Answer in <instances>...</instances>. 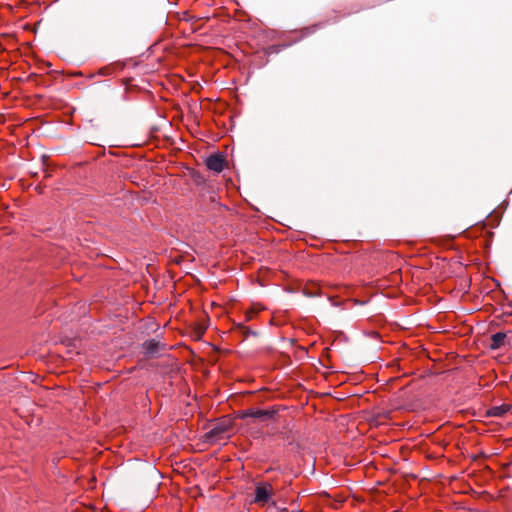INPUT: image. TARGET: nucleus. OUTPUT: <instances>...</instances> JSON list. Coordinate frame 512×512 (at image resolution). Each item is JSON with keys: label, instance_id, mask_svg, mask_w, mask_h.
Returning a JSON list of instances; mask_svg holds the SVG:
<instances>
[{"label": "nucleus", "instance_id": "0eeeda50", "mask_svg": "<svg viewBox=\"0 0 512 512\" xmlns=\"http://www.w3.org/2000/svg\"><path fill=\"white\" fill-rule=\"evenodd\" d=\"M506 410L503 407H494L491 409V415L493 416H500L502 415Z\"/></svg>", "mask_w": 512, "mask_h": 512}, {"label": "nucleus", "instance_id": "39448f33", "mask_svg": "<svg viewBox=\"0 0 512 512\" xmlns=\"http://www.w3.org/2000/svg\"><path fill=\"white\" fill-rule=\"evenodd\" d=\"M270 415V413L266 410L256 409V410H247L243 412L242 418L252 417V418H263Z\"/></svg>", "mask_w": 512, "mask_h": 512}, {"label": "nucleus", "instance_id": "423d86ee", "mask_svg": "<svg viewBox=\"0 0 512 512\" xmlns=\"http://www.w3.org/2000/svg\"><path fill=\"white\" fill-rule=\"evenodd\" d=\"M146 352L148 354H155L158 352V348L160 346V343L154 339L148 340L144 343Z\"/></svg>", "mask_w": 512, "mask_h": 512}, {"label": "nucleus", "instance_id": "20e7f679", "mask_svg": "<svg viewBox=\"0 0 512 512\" xmlns=\"http://www.w3.org/2000/svg\"><path fill=\"white\" fill-rule=\"evenodd\" d=\"M506 339V334L503 332H497L491 336V343L490 347L491 349H498L500 348Z\"/></svg>", "mask_w": 512, "mask_h": 512}, {"label": "nucleus", "instance_id": "f257e3e1", "mask_svg": "<svg viewBox=\"0 0 512 512\" xmlns=\"http://www.w3.org/2000/svg\"><path fill=\"white\" fill-rule=\"evenodd\" d=\"M273 491L272 485L268 482L256 483L253 502L265 506L271 500Z\"/></svg>", "mask_w": 512, "mask_h": 512}, {"label": "nucleus", "instance_id": "7ed1b4c3", "mask_svg": "<svg viewBox=\"0 0 512 512\" xmlns=\"http://www.w3.org/2000/svg\"><path fill=\"white\" fill-rule=\"evenodd\" d=\"M205 164L209 170L220 173L224 169L225 159L222 154H212L207 157Z\"/></svg>", "mask_w": 512, "mask_h": 512}, {"label": "nucleus", "instance_id": "f03ea898", "mask_svg": "<svg viewBox=\"0 0 512 512\" xmlns=\"http://www.w3.org/2000/svg\"><path fill=\"white\" fill-rule=\"evenodd\" d=\"M231 427L229 421H223L215 424L213 428L207 432L206 440L209 442H216L226 438V433Z\"/></svg>", "mask_w": 512, "mask_h": 512}]
</instances>
